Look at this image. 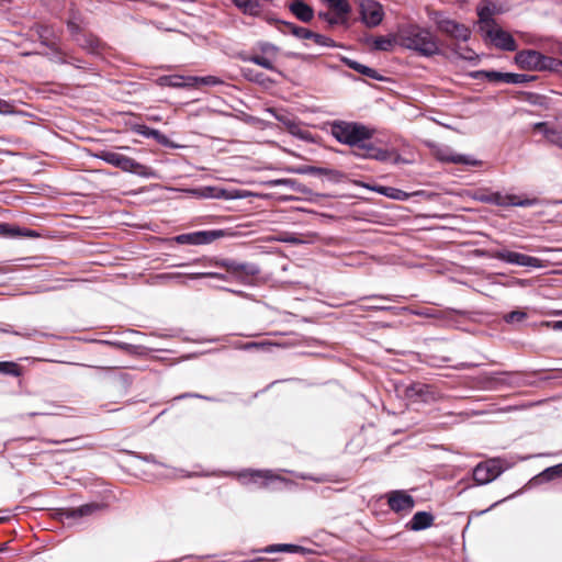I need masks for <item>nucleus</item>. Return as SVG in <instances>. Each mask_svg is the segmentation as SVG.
<instances>
[{
    "label": "nucleus",
    "mask_w": 562,
    "mask_h": 562,
    "mask_svg": "<svg viewBox=\"0 0 562 562\" xmlns=\"http://www.w3.org/2000/svg\"><path fill=\"white\" fill-rule=\"evenodd\" d=\"M330 133L339 143L355 146L357 148L355 150L357 157L380 161L390 158L387 150L367 142L373 136V130L363 124L337 121L331 123Z\"/></svg>",
    "instance_id": "f257e3e1"
},
{
    "label": "nucleus",
    "mask_w": 562,
    "mask_h": 562,
    "mask_svg": "<svg viewBox=\"0 0 562 562\" xmlns=\"http://www.w3.org/2000/svg\"><path fill=\"white\" fill-rule=\"evenodd\" d=\"M395 42L401 46L416 50L423 56L439 54V45L436 36L427 29L416 24L400 27L395 34Z\"/></svg>",
    "instance_id": "f03ea898"
},
{
    "label": "nucleus",
    "mask_w": 562,
    "mask_h": 562,
    "mask_svg": "<svg viewBox=\"0 0 562 562\" xmlns=\"http://www.w3.org/2000/svg\"><path fill=\"white\" fill-rule=\"evenodd\" d=\"M516 65L527 71L562 72V60L546 56L538 50L525 49L515 55Z\"/></svg>",
    "instance_id": "7ed1b4c3"
},
{
    "label": "nucleus",
    "mask_w": 562,
    "mask_h": 562,
    "mask_svg": "<svg viewBox=\"0 0 562 562\" xmlns=\"http://www.w3.org/2000/svg\"><path fill=\"white\" fill-rule=\"evenodd\" d=\"M469 195L476 201L493 203L496 205L530 206L533 205L536 202V200L531 199L521 200L516 195L503 196L499 193L490 192L488 190L485 189L475 190L469 193Z\"/></svg>",
    "instance_id": "20e7f679"
},
{
    "label": "nucleus",
    "mask_w": 562,
    "mask_h": 562,
    "mask_svg": "<svg viewBox=\"0 0 562 562\" xmlns=\"http://www.w3.org/2000/svg\"><path fill=\"white\" fill-rule=\"evenodd\" d=\"M237 476L241 484L256 488L269 487L280 480L278 474L269 470H244Z\"/></svg>",
    "instance_id": "39448f33"
},
{
    "label": "nucleus",
    "mask_w": 562,
    "mask_h": 562,
    "mask_svg": "<svg viewBox=\"0 0 562 562\" xmlns=\"http://www.w3.org/2000/svg\"><path fill=\"white\" fill-rule=\"evenodd\" d=\"M491 257L510 265H517L521 267H529L535 269H541L546 267L544 261L537 257L507 249L495 250L491 254Z\"/></svg>",
    "instance_id": "423d86ee"
},
{
    "label": "nucleus",
    "mask_w": 562,
    "mask_h": 562,
    "mask_svg": "<svg viewBox=\"0 0 562 562\" xmlns=\"http://www.w3.org/2000/svg\"><path fill=\"white\" fill-rule=\"evenodd\" d=\"M432 154L437 159L443 162L463 164L469 166H477L480 161L471 156L456 154L448 146L428 143Z\"/></svg>",
    "instance_id": "0eeeda50"
},
{
    "label": "nucleus",
    "mask_w": 562,
    "mask_h": 562,
    "mask_svg": "<svg viewBox=\"0 0 562 562\" xmlns=\"http://www.w3.org/2000/svg\"><path fill=\"white\" fill-rule=\"evenodd\" d=\"M436 25L440 32L457 41L467 42L471 36V31L468 26L448 18H438Z\"/></svg>",
    "instance_id": "6e6552de"
},
{
    "label": "nucleus",
    "mask_w": 562,
    "mask_h": 562,
    "mask_svg": "<svg viewBox=\"0 0 562 562\" xmlns=\"http://www.w3.org/2000/svg\"><path fill=\"white\" fill-rule=\"evenodd\" d=\"M502 471L501 461L498 459H492L475 467L473 479L479 484H487L495 480Z\"/></svg>",
    "instance_id": "1a4fd4ad"
},
{
    "label": "nucleus",
    "mask_w": 562,
    "mask_h": 562,
    "mask_svg": "<svg viewBox=\"0 0 562 562\" xmlns=\"http://www.w3.org/2000/svg\"><path fill=\"white\" fill-rule=\"evenodd\" d=\"M222 235L221 231H201L178 235L175 237V240L180 245H206Z\"/></svg>",
    "instance_id": "9d476101"
},
{
    "label": "nucleus",
    "mask_w": 562,
    "mask_h": 562,
    "mask_svg": "<svg viewBox=\"0 0 562 562\" xmlns=\"http://www.w3.org/2000/svg\"><path fill=\"white\" fill-rule=\"evenodd\" d=\"M483 33L486 38L501 49L513 52L517 48L513 36L508 32L499 29L497 25L486 29Z\"/></svg>",
    "instance_id": "9b49d317"
},
{
    "label": "nucleus",
    "mask_w": 562,
    "mask_h": 562,
    "mask_svg": "<svg viewBox=\"0 0 562 562\" xmlns=\"http://www.w3.org/2000/svg\"><path fill=\"white\" fill-rule=\"evenodd\" d=\"M361 18L366 25L373 27L379 25L383 20L382 5L373 0H363L360 4Z\"/></svg>",
    "instance_id": "f8f14e48"
},
{
    "label": "nucleus",
    "mask_w": 562,
    "mask_h": 562,
    "mask_svg": "<svg viewBox=\"0 0 562 562\" xmlns=\"http://www.w3.org/2000/svg\"><path fill=\"white\" fill-rule=\"evenodd\" d=\"M278 47L270 44H262L261 52L252 54L249 60L267 69H273V65L278 60Z\"/></svg>",
    "instance_id": "ddd939ff"
},
{
    "label": "nucleus",
    "mask_w": 562,
    "mask_h": 562,
    "mask_svg": "<svg viewBox=\"0 0 562 562\" xmlns=\"http://www.w3.org/2000/svg\"><path fill=\"white\" fill-rule=\"evenodd\" d=\"M477 15H479V27L481 32H484L486 29H490L495 24L493 16L497 12V8L495 3L490 0H482L477 5Z\"/></svg>",
    "instance_id": "4468645a"
},
{
    "label": "nucleus",
    "mask_w": 562,
    "mask_h": 562,
    "mask_svg": "<svg viewBox=\"0 0 562 562\" xmlns=\"http://www.w3.org/2000/svg\"><path fill=\"white\" fill-rule=\"evenodd\" d=\"M414 505V498L404 491H394L389 494V506L396 513L411 512Z\"/></svg>",
    "instance_id": "2eb2a0df"
},
{
    "label": "nucleus",
    "mask_w": 562,
    "mask_h": 562,
    "mask_svg": "<svg viewBox=\"0 0 562 562\" xmlns=\"http://www.w3.org/2000/svg\"><path fill=\"white\" fill-rule=\"evenodd\" d=\"M157 82L161 87H171V88H195L196 87L195 76H181V75L161 76L157 79Z\"/></svg>",
    "instance_id": "dca6fc26"
},
{
    "label": "nucleus",
    "mask_w": 562,
    "mask_h": 562,
    "mask_svg": "<svg viewBox=\"0 0 562 562\" xmlns=\"http://www.w3.org/2000/svg\"><path fill=\"white\" fill-rule=\"evenodd\" d=\"M283 128L286 130L290 135L299 139L311 143L314 142L312 134L301 122L283 117Z\"/></svg>",
    "instance_id": "f3484780"
},
{
    "label": "nucleus",
    "mask_w": 562,
    "mask_h": 562,
    "mask_svg": "<svg viewBox=\"0 0 562 562\" xmlns=\"http://www.w3.org/2000/svg\"><path fill=\"white\" fill-rule=\"evenodd\" d=\"M0 236L7 238H16V237H29L36 238L40 234L32 229L21 228L15 225H10L8 223H0Z\"/></svg>",
    "instance_id": "a211bd4d"
},
{
    "label": "nucleus",
    "mask_w": 562,
    "mask_h": 562,
    "mask_svg": "<svg viewBox=\"0 0 562 562\" xmlns=\"http://www.w3.org/2000/svg\"><path fill=\"white\" fill-rule=\"evenodd\" d=\"M100 508H101V506L95 503L85 504L77 508L63 509V512L60 513V516L64 519H77V518L90 516L93 513H95L97 510H99Z\"/></svg>",
    "instance_id": "6ab92c4d"
},
{
    "label": "nucleus",
    "mask_w": 562,
    "mask_h": 562,
    "mask_svg": "<svg viewBox=\"0 0 562 562\" xmlns=\"http://www.w3.org/2000/svg\"><path fill=\"white\" fill-rule=\"evenodd\" d=\"M133 131L145 137L154 138L160 145L173 147L169 138L166 135L161 134L158 130L150 128L144 124H136L134 125Z\"/></svg>",
    "instance_id": "aec40b11"
},
{
    "label": "nucleus",
    "mask_w": 562,
    "mask_h": 562,
    "mask_svg": "<svg viewBox=\"0 0 562 562\" xmlns=\"http://www.w3.org/2000/svg\"><path fill=\"white\" fill-rule=\"evenodd\" d=\"M292 14L302 22H310L314 16L313 9L301 0H295L289 5Z\"/></svg>",
    "instance_id": "412c9836"
},
{
    "label": "nucleus",
    "mask_w": 562,
    "mask_h": 562,
    "mask_svg": "<svg viewBox=\"0 0 562 562\" xmlns=\"http://www.w3.org/2000/svg\"><path fill=\"white\" fill-rule=\"evenodd\" d=\"M536 128L541 130L551 144L562 149V125L549 127L547 123H537Z\"/></svg>",
    "instance_id": "4be33fe9"
},
{
    "label": "nucleus",
    "mask_w": 562,
    "mask_h": 562,
    "mask_svg": "<svg viewBox=\"0 0 562 562\" xmlns=\"http://www.w3.org/2000/svg\"><path fill=\"white\" fill-rule=\"evenodd\" d=\"M121 170L125 172H132L138 176L147 177L149 176L148 167L137 162L133 158L124 156L121 160V165L119 167Z\"/></svg>",
    "instance_id": "5701e85b"
},
{
    "label": "nucleus",
    "mask_w": 562,
    "mask_h": 562,
    "mask_svg": "<svg viewBox=\"0 0 562 562\" xmlns=\"http://www.w3.org/2000/svg\"><path fill=\"white\" fill-rule=\"evenodd\" d=\"M432 521L434 517L431 514L427 512H418L413 516L408 526L412 530L418 531L430 527Z\"/></svg>",
    "instance_id": "b1692460"
},
{
    "label": "nucleus",
    "mask_w": 562,
    "mask_h": 562,
    "mask_svg": "<svg viewBox=\"0 0 562 562\" xmlns=\"http://www.w3.org/2000/svg\"><path fill=\"white\" fill-rule=\"evenodd\" d=\"M240 348L246 349V350L255 349L260 352H273L274 350H278L279 344L272 342L269 339H262L259 341L247 342V344L240 346Z\"/></svg>",
    "instance_id": "393cba45"
},
{
    "label": "nucleus",
    "mask_w": 562,
    "mask_h": 562,
    "mask_svg": "<svg viewBox=\"0 0 562 562\" xmlns=\"http://www.w3.org/2000/svg\"><path fill=\"white\" fill-rule=\"evenodd\" d=\"M330 11L337 12L340 16H349L351 7L347 0H323Z\"/></svg>",
    "instance_id": "a878e982"
},
{
    "label": "nucleus",
    "mask_w": 562,
    "mask_h": 562,
    "mask_svg": "<svg viewBox=\"0 0 562 562\" xmlns=\"http://www.w3.org/2000/svg\"><path fill=\"white\" fill-rule=\"evenodd\" d=\"M290 170L293 172H297V173L326 175V176H330V177H337L339 175V172L331 170V169L310 167V166H304V167H300L297 169H290Z\"/></svg>",
    "instance_id": "bb28decb"
},
{
    "label": "nucleus",
    "mask_w": 562,
    "mask_h": 562,
    "mask_svg": "<svg viewBox=\"0 0 562 562\" xmlns=\"http://www.w3.org/2000/svg\"><path fill=\"white\" fill-rule=\"evenodd\" d=\"M318 18L324 20L329 25L345 24L348 21V16H340L337 12H319Z\"/></svg>",
    "instance_id": "cd10ccee"
},
{
    "label": "nucleus",
    "mask_w": 562,
    "mask_h": 562,
    "mask_svg": "<svg viewBox=\"0 0 562 562\" xmlns=\"http://www.w3.org/2000/svg\"><path fill=\"white\" fill-rule=\"evenodd\" d=\"M234 2L240 10L250 15L259 12V3L257 0H234Z\"/></svg>",
    "instance_id": "c85d7f7f"
},
{
    "label": "nucleus",
    "mask_w": 562,
    "mask_h": 562,
    "mask_svg": "<svg viewBox=\"0 0 562 562\" xmlns=\"http://www.w3.org/2000/svg\"><path fill=\"white\" fill-rule=\"evenodd\" d=\"M560 476H562V463L546 469L539 474L538 479L541 481H551Z\"/></svg>",
    "instance_id": "c756f323"
},
{
    "label": "nucleus",
    "mask_w": 562,
    "mask_h": 562,
    "mask_svg": "<svg viewBox=\"0 0 562 562\" xmlns=\"http://www.w3.org/2000/svg\"><path fill=\"white\" fill-rule=\"evenodd\" d=\"M375 191L395 200H405L407 198L405 192L390 187H379Z\"/></svg>",
    "instance_id": "7c9ffc66"
},
{
    "label": "nucleus",
    "mask_w": 562,
    "mask_h": 562,
    "mask_svg": "<svg viewBox=\"0 0 562 562\" xmlns=\"http://www.w3.org/2000/svg\"><path fill=\"white\" fill-rule=\"evenodd\" d=\"M124 157V155L115 153V151H102L100 155V158L103 159L105 162L114 166L120 167L121 160Z\"/></svg>",
    "instance_id": "2f4dec72"
},
{
    "label": "nucleus",
    "mask_w": 562,
    "mask_h": 562,
    "mask_svg": "<svg viewBox=\"0 0 562 562\" xmlns=\"http://www.w3.org/2000/svg\"><path fill=\"white\" fill-rule=\"evenodd\" d=\"M394 43H396L395 37L380 36L374 40L373 45L375 49L386 52L392 49Z\"/></svg>",
    "instance_id": "473e14b6"
},
{
    "label": "nucleus",
    "mask_w": 562,
    "mask_h": 562,
    "mask_svg": "<svg viewBox=\"0 0 562 562\" xmlns=\"http://www.w3.org/2000/svg\"><path fill=\"white\" fill-rule=\"evenodd\" d=\"M506 83L512 85H524L532 80V77L525 75V74H514V72H507L505 76Z\"/></svg>",
    "instance_id": "72a5a7b5"
},
{
    "label": "nucleus",
    "mask_w": 562,
    "mask_h": 562,
    "mask_svg": "<svg viewBox=\"0 0 562 562\" xmlns=\"http://www.w3.org/2000/svg\"><path fill=\"white\" fill-rule=\"evenodd\" d=\"M453 53L465 60H473L475 58V53L465 46L456 45L453 48Z\"/></svg>",
    "instance_id": "f704fd0d"
},
{
    "label": "nucleus",
    "mask_w": 562,
    "mask_h": 562,
    "mask_svg": "<svg viewBox=\"0 0 562 562\" xmlns=\"http://www.w3.org/2000/svg\"><path fill=\"white\" fill-rule=\"evenodd\" d=\"M507 72H499V71H480L479 76H483L488 81L492 82H506L505 76Z\"/></svg>",
    "instance_id": "c9c22d12"
},
{
    "label": "nucleus",
    "mask_w": 562,
    "mask_h": 562,
    "mask_svg": "<svg viewBox=\"0 0 562 562\" xmlns=\"http://www.w3.org/2000/svg\"><path fill=\"white\" fill-rule=\"evenodd\" d=\"M283 26L289 27L295 36L301 38H310V36L312 35V32L308 31L307 29L294 26L293 24L288 22H283Z\"/></svg>",
    "instance_id": "e433bc0d"
},
{
    "label": "nucleus",
    "mask_w": 562,
    "mask_h": 562,
    "mask_svg": "<svg viewBox=\"0 0 562 562\" xmlns=\"http://www.w3.org/2000/svg\"><path fill=\"white\" fill-rule=\"evenodd\" d=\"M312 552L311 549H307L302 546H295V544H283V553H296L300 555H306Z\"/></svg>",
    "instance_id": "4c0bfd02"
},
{
    "label": "nucleus",
    "mask_w": 562,
    "mask_h": 562,
    "mask_svg": "<svg viewBox=\"0 0 562 562\" xmlns=\"http://www.w3.org/2000/svg\"><path fill=\"white\" fill-rule=\"evenodd\" d=\"M349 66H350L352 69H355V70H357L358 72H360V74H363V75H366V76H368V77H371V78H375V70H374V69H372V68H370V67H367V66H364V65H361V64H359V63H357V61H352V63H350V64H349Z\"/></svg>",
    "instance_id": "58836bf2"
},
{
    "label": "nucleus",
    "mask_w": 562,
    "mask_h": 562,
    "mask_svg": "<svg viewBox=\"0 0 562 562\" xmlns=\"http://www.w3.org/2000/svg\"><path fill=\"white\" fill-rule=\"evenodd\" d=\"M0 372L11 375L20 374L19 367L14 362H0Z\"/></svg>",
    "instance_id": "ea45409f"
},
{
    "label": "nucleus",
    "mask_w": 562,
    "mask_h": 562,
    "mask_svg": "<svg viewBox=\"0 0 562 562\" xmlns=\"http://www.w3.org/2000/svg\"><path fill=\"white\" fill-rule=\"evenodd\" d=\"M526 317H527V314L525 312L514 311V312L508 313L505 316V321L507 323H518V322H522Z\"/></svg>",
    "instance_id": "a19ab883"
},
{
    "label": "nucleus",
    "mask_w": 562,
    "mask_h": 562,
    "mask_svg": "<svg viewBox=\"0 0 562 562\" xmlns=\"http://www.w3.org/2000/svg\"><path fill=\"white\" fill-rule=\"evenodd\" d=\"M196 87L200 85H206V86H216L221 83V80L214 76H206V77H196Z\"/></svg>",
    "instance_id": "79ce46f5"
},
{
    "label": "nucleus",
    "mask_w": 562,
    "mask_h": 562,
    "mask_svg": "<svg viewBox=\"0 0 562 562\" xmlns=\"http://www.w3.org/2000/svg\"><path fill=\"white\" fill-rule=\"evenodd\" d=\"M311 40H313L316 44L322 46H331V40L329 37H326L321 34H316L312 32V35L310 36Z\"/></svg>",
    "instance_id": "37998d69"
},
{
    "label": "nucleus",
    "mask_w": 562,
    "mask_h": 562,
    "mask_svg": "<svg viewBox=\"0 0 562 562\" xmlns=\"http://www.w3.org/2000/svg\"><path fill=\"white\" fill-rule=\"evenodd\" d=\"M307 238H301L295 236L294 234H284L283 233V243L299 244V243H308Z\"/></svg>",
    "instance_id": "c03bdc74"
},
{
    "label": "nucleus",
    "mask_w": 562,
    "mask_h": 562,
    "mask_svg": "<svg viewBox=\"0 0 562 562\" xmlns=\"http://www.w3.org/2000/svg\"><path fill=\"white\" fill-rule=\"evenodd\" d=\"M13 112V106L11 103H9L5 100L0 99V113L1 114H9Z\"/></svg>",
    "instance_id": "a18cd8bd"
},
{
    "label": "nucleus",
    "mask_w": 562,
    "mask_h": 562,
    "mask_svg": "<svg viewBox=\"0 0 562 562\" xmlns=\"http://www.w3.org/2000/svg\"><path fill=\"white\" fill-rule=\"evenodd\" d=\"M192 278H217V279H225V277L223 274L216 273V272L195 273V274H192Z\"/></svg>",
    "instance_id": "49530a36"
},
{
    "label": "nucleus",
    "mask_w": 562,
    "mask_h": 562,
    "mask_svg": "<svg viewBox=\"0 0 562 562\" xmlns=\"http://www.w3.org/2000/svg\"><path fill=\"white\" fill-rule=\"evenodd\" d=\"M261 552H267V553H270V552H279L281 551V544H273V546H269L262 550H260Z\"/></svg>",
    "instance_id": "de8ad7c7"
},
{
    "label": "nucleus",
    "mask_w": 562,
    "mask_h": 562,
    "mask_svg": "<svg viewBox=\"0 0 562 562\" xmlns=\"http://www.w3.org/2000/svg\"><path fill=\"white\" fill-rule=\"evenodd\" d=\"M139 458L143 459L146 462H149V463H153V464H157V465H162V463L156 461V459H155V457L153 454H148V456L139 457Z\"/></svg>",
    "instance_id": "09e8293b"
},
{
    "label": "nucleus",
    "mask_w": 562,
    "mask_h": 562,
    "mask_svg": "<svg viewBox=\"0 0 562 562\" xmlns=\"http://www.w3.org/2000/svg\"><path fill=\"white\" fill-rule=\"evenodd\" d=\"M424 389H425V386L417 385V386L412 387V391L415 392L416 394H422L424 392Z\"/></svg>",
    "instance_id": "8fccbe9b"
},
{
    "label": "nucleus",
    "mask_w": 562,
    "mask_h": 562,
    "mask_svg": "<svg viewBox=\"0 0 562 562\" xmlns=\"http://www.w3.org/2000/svg\"><path fill=\"white\" fill-rule=\"evenodd\" d=\"M222 266L226 267L228 270H231V269L235 270V267H234V265L232 262H226L225 261V262L222 263Z\"/></svg>",
    "instance_id": "3c124183"
},
{
    "label": "nucleus",
    "mask_w": 562,
    "mask_h": 562,
    "mask_svg": "<svg viewBox=\"0 0 562 562\" xmlns=\"http://www.w3.org/2000/svg\"><path fill=\"white\" fill-rule=\"evenodd\" d=\"M554 328H555V329H561V330H562V322H557V323L554 324Z\"/></svg>",
    "instance_id": "603ef678"
},
{
    "label": "nucleus",
    "mask_w": 562,
    "mask_h": 562,
    "mask_svg": "<svg viewBox=\"0 0 562 562\" xmlns=\"http://www.w3.org/2000/svg\"><path fill=\"white\" fill-rule=\"evenodd\" d=\"M13 334H14V335H18V336H25L24 334H21V333H19V331H14Z\"/></svg>",
    "instance_id": "864d4df0"
},
{
    "label": "nucleus",
    "mask_w": 562,
    "mask_h": 562,
    "mask_svg": "<svg viewBox=\"0 0 562 562\" xmlns=\"http://www.w3.org/2000/svg\"><path fill=\"white\" fill-rule=\"evenodd\" d=\"M288 199H289V196H288V195H285V194H283V196H282L283 202H284L285 200H288Z\"/></svg>",
    "instance_id": "5fc2aeb1"
},
{
    "label": "nucleus",
    "mask_w": 562,
    "mask_h": 562,
    "mask_svg": "<svg viewBox=\"0 0 562 562\" xmlns=\"http://www.w3.org/2000/svg\"><path fill=\"white\" fill-rule=\"evenodd\" d=\"M288 183H289V181H288V180H285V179H283L282 184H283V186H285V184H288Z\"/></svg>",
    "instance_id": "6e6d98bb"
},
{
    "label": "nucleus",
    "mask_w": 562,
    "mask_h": 562,
    "mask_svg": "<svg viewBox=\"0 0 562 562\" xmlns=\"http://www.w3.org/2000/svg\"><path fill=\"white\" fill-rule=\"evenodd\" d=\"M1 520H2V519L0 518V521H1Z\"/></svg>",
    "instance_id": "4d7b16f0"
}]
</instances>
